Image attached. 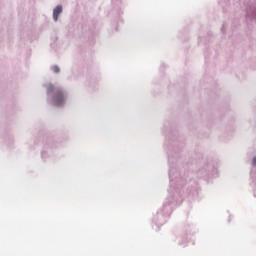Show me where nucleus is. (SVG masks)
I'll use <instances>...</instances> for the list:
<instances>
[{
	"mask_svg": "<svg viewBox=\"0 0 256 256\" xmlns=\"http://www.w3.org/2000/svg\"><path fill=\"white\" fill-rule=\"evenodd\" d=\"M52 70L54 71V73H59V67L58 66H53Z\"/></svg>",
	"mask_w": 256,
	"mask_h": 256,
	"instance_id": "3",
	"label": "nucleus"
},
{
	"mask_svg": "<svg viewBox=\"0 0 256 256\" xmlns=\"http://www.w3.org/2000/svg\"><path fill=\"white\" fill-rule=\"evenodd\" d=\"M252 165H254V167H256V157L253 158Z\"/></svg>",
	"mask_w": 256,
	"mask_h": 256,
	"instance_id": "5",
	"label": "nucleus"
},
{
	"mask_svg": "<svg viewBox=\"0 0 256 256\" xmlns=\"http://www.w3.org/2000/svg\"><path fill=\"white\" fill-rule=\"evenodd\" d=\"M53 91V85L48 86V93H51Z\"/></svg>",
	"mask_w": 256,
	"mask_h": 256,
	"instance_id": "4",
	"label": "nucleus"
},
{
	"mask_svg": "<svg viewBox=\"0 0 256 256\" xmlns=\"http://www.w3.org/2000/svg\"><path fill=\"white\" fill-rule=\"evenodd\" d=\"M65 103V94L63 91L58 90L56 91L54 97H53V104L57 107H61Z\"/></svg>",
	"mask_w": 256,
	"mask_h": 256,
	"instance_id": "1",
	"label": "nucleus"
},
{
	"mask_svg": "<svg viewBox=\"0 0 256 256\" xmlns=\"http://www.w3.org/2000/svg\"><path fill=\"white\" fill-rule=\"evenodd\" d=\"M63 13V7L61 5H58L54 10H53V19L54 21H57L59 19V15Z\"/></svg>",
	"mask_w": 256,
	"mask_h": 256,
	"instance_id": "2",
	"label": "nucleus"
}]
</instances>
